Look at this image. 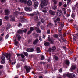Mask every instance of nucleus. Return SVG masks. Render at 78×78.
Masks as SVG:
<instances>
[{"label":"nucleus","mask_w":78,"mask_h":78,"mask_svg":"<svg viewBox=\"0 0 78 78\" xmlns=\"http://www.w3.org/2000/svg\"><path fill=\"white\" fill-rule=\"evenodd\" d=\"M48 3V0H42L41 3L40 5L41 8H43L44 6H47Z\"/></svg>","instance_id":"1"},{"label":"nucleus","mask_w":78,"mask_h":78,"mask_svg":"<svg viewBox=\"0 0 78 78\" xmlns=\"http://www.w3.org/2000/svg\"><path fill=\"white\" fill-rule=\"evenodd\" d=\"M4 56H5L6 58H8V59L9 61L10 62H11V53H5L3 54Z\"/></svg>","instance_id":"2"},{"label":"nucleus","mask_w":78,"mask_h":78,"mask_svg":"<svg viewBox=\"0 0 78 78\" xmlns=\"http://www.w3.org/2000/svg\"><path fill=\"white\" fill-rule=\"evenodd\" d=\"M66 76L67 77H69V78H74V77H75L76 76L75 74L74 73H68L66 75Z\"/></svg>","instance_id":"3"},{"label":"nucleus","mask_w":78,"mask_h":78,"mask_svg":"<svg viewBox=\"0 0 78 78\" xmlns=\"http://www.w3.org/2000/svg\"><path fill=\"white\" fill-rule=\"evenodd\" d=\"M24 68L26 69L27 73L30 72V70L31 69V68L30 67V66H24Z\"/></svg>","instance_id":"4"},{"label":"nucleus","mask_w":78,"mask_h":78,"mask_svg":"<svg viewBox=\"0 0 78 78\" xmlns=\"http://www.w3.org/2000/svg\"><path fill=\"white\" fill-rule=\"evenodd\" d=\"M48 39L51 44H54V39H51L50 37H48Z\"/></svg>","instance_id":"5"},{"label":"nucleus","mask_w":78,"mask_h":78,"mask_svg":"<svg viewBox=\"0 0 78 78\" xmlns=\"http://www.w3.org/2000/svg\"><path fill=\"white\" fill-rule=\"evenodd\" d=\"M62 10H57V16L58 17H61V15H62Z\"/></svg>","instance_id":"6"},{"label":"nucleus","mask_w":78,"mask_h":78,"mask_svg":"<svg viewBox=\"0 0 78 78\" xmlns=\"http://www.w3.org/2000/svg\"><path fill=\"white\" fill-rule=\"evenodd\" d=\"M1 59L2 61H1V63L2 64H3L5 63V60L6 59V58H5V56H2L1 57Z\"/></svg>","instance_id":"7"},{"label":"nucleus","mask_w":78,"mask_h":78,"mask_svg":"<svg viewBox=\"0 0 78 78\" xmlns=\"http://www.w3.org/2000/svg\"><path fill=\"white\" fill-rule=\"evenodd\" d=\"M55 18H56V17H54L52 19L55 23H56L57 22H59V21H60V18H57L56 20H55Z\"/></svg>","instance_id":"8"},{"label":"nucleus","mask_w":78,"mask_h":78,"mask_svg":"<svg viewBox=\"0 0 78 78\" xmlns=\"http://www.w3.org/2000/svg\"><path fill=\"white\" fill-rule=\"evenodd\" d=\"M10 18L11 19L10 20V21H12V22L15 21V18L14 17V16L13 15H10Z\"/></svg>","instance_id":"9"},{"label":"nucleus","mask_w":78,"mask_h":78,"mask_svg":"<svg viewBox=\"0 0 78 78\" xmlns=\"http://www.w3.org/2000/svg\"><path fill=\"white\" fill-rule=\"evenodd\" d=\"M39 2H35L34 5V8H37Z\"/></svg>","instance_id":"10"},{"label":"nucleus","mask_w":78,"mask_h":78,"mask_svg":"<svg viewBox=\"0 0 78 78\" xmlns=\"http://www.w3.org/2000/svg\"><path fill=\"white\" fill-rule=\"evenodd\" d=\"M10 14V11L8 9H7L5 10V15H9Z\"/></svg>","instance_id":"11"},{"label":"nucleus","mask_w":78,"mask_h":78,"mask_svg":"<svg viewBox=\"0 0 78 78\" xmlns=\"http://www.w3.org/2000/svg\"><path fill=\"white\" fill-rule=\"evenodd\" d=\"M76 69V66L74 65H72L71 67L70 70V71H72V70H75Z\"/></svg>","instance_id":"12"},{"label":"nucleus","mask_w":78,"mask_h":78,"mask_svg":"<svg viewBox=\"0 0 78 78\" xmlns=\"http://www.w3.org/2000/svg\"><path fill=\"white\" fill-rule=\"evenodd\" d=\"M35 30H37L36 32L37 33H40L41 31V30L39 29V28L35 27Z\"/></svg>","instance_id":"13"},{"label":"nucleus","mask_w":78,"mask_h":78,"mask_svg":"<svg viewBox=\"0 0 78 78\" xmlns=\"http://www.w3.org/2000/svg\"><path fill=\"white\" fill-rule=\"evenodd\" d=\"M27 4L28 6H31L32 5V1L30 0H29L27 1Z\"/></svg>","instance_id":"14"},{"label":"nucleus","mask_w":78,"mask_h":78,"mask_svg":"<svg viewBox=\"0 0 78 78\" xmlns=\"http://www.w3.org/2000/svg\"><path fill=\"white\" fill-rule=\"evenodd\" d=\"M20 19L21 21V22L22 23H23V21H24V20H25V18H24V16H20Z\"/></svg>","instance_id":"15"},{"label":"nucleus","mask_w":78,"mask_h":78,"mask_svg":"<svg viewBox=\"0 0 78 78\" xmlns=\"http://www.w3.org/2000/svg\"><path fill=\"white\" fill-rule=\"evenodd\" d=\"M38 42H39V40L37 38L35 41H34L33 44H37Z\"/></svg>","instance_id":"16"},{"label":"nucleus","mask_w":78,"mask_h":78,"mask_svg":"<svg viewBox=\"0 0 78 78\" xmlns=\"http://www.w3.org/2000/svg\"><path fill=\"white\" fill-rule=\"evenodd\" d=\"M49 13H50L53 16H54V15L55 14V12L53 11H52V10H51L49 11Z\"/></svg>","instance_id":"17"},{"label":"nucleus","mask_w":78,"mask_h":78,"mask_svg":"<svg viewBox=\"0 0 78 78\" xmlns=\"http://www.w3.org/2000/svg\"><path fill=\"white\" fill-rule=\"evenodd\" d=\"M17 33H20V34H22V33H23V30L20 29L17 31Z\"/></svg>","instance_id":"18"},{"label":"nucleus","mask_w":78,"mask_h":78,"mask_svg":"<svg viewBox=\"0 0 78 78\" xmlns=\"http://www.w3.org/2000/svg\"><path fill=\"white\" fill-rule=\"evenodd\" d=\"M10 27H11V24L10 23H9L7 25L6 30H8V29Z\"/></svg>","instance_id":"19"},{"label":"nucleus","mask_w":78,"mask_h":78,"mask_svg":"<svg viewBox=\"0 0 78 78\" xmlns=\"http://www.w3.org/2000/svg\"><path fill=\"white\" fill-rule=\"evenodd\" d=\"M34 20L36 22H37V21H38V17L37 16H35Z\"/></svg>","instance_id":"20"},{"label":"nucleus","mask_w":78,"mask_h":78,"mask_svg":"<svg viewBox=\"0 0 78 78\" xmlns=\"http://www.w3.org/2000/svg\"><path fill=\"white\" fill-rule=\"evenodd\" d=\"M13 15H14V16L17 17L18 16V13L17 12H15L14 13H13Z\"/></svg>","instance_id":"21"},{"label":"nucleus","mask_w":78,"mask_h":78,"mask_svg":"<svg viewBox=\"0 0 78 78\" xmlns=\"http://www.w3.org/2000/svg\"><path fill=\"white\" fill-rule=\"evenodd\" d=\"M16 36L18 38V40L19 41L21 39V36H20V35L19 34H17L16 35Z\"/></svg>","instance_id":"22"},{"label":"nucleus","mask_w":78,"mask_h":78,"mask_svg":"<svg viewBox=\"0 0 78 78\" xmlns=\"http://www.w3.org/2000/svg\"><path fill=\"white\" fill-rule=\"evenodd\" d=\"M65 64H67V65H69V64H70V62H69V60H66Z\"/></svg>","instance_id":"23"},{"label":"nucleus","mask_w":78,"mask_h":78,"mask_svg":"<svg viewBox=\"0 0 78 78\" xmlns=\"http://www.w3.org/2000/svg\"><path fill=\"white\" fill-rule=\"evenodd\" d=\"M36 50L37 51V53H40V48L37 47L36 48Z\"/></svg>","instance_id":"24"},{"label":"nucleus","mask_w":78,"mask_h":78,"mask_svg":"<svg viewBox=\"0 0 78 78\" xmlns=\"http://www.w3.org/2000/svg\"><path fill=\"white\" fill-rule=\"evenodd\" d=\"M57 8V6L56 5H54L52 7V9H53L54 10H55V9H56Z\"/></svg>","instance_id":"25"},{"label":"nucleus","mask_w":78,"mask_h":78,"mask_svg":"<svg viewBox=\"0 0 78 78\" xmlns=\"http://www.w3.org/2000/svg\"><path fill=\"white\" fill-rule=\"evenodd\" d=\"M48 25L50 27H53V24L51 23V22H49L48 23Z\"/></svg>","instance_id":"26"},{"label":"nucleus","mask_w":78,"mask_h":78,"mask_svg":"<svg viewBox=\"0 0 78 78\" xmlns=\"http://www.w3.org/2000/svg\"><path fill=\"white\" fill-rule=\"evenodd\" d=\"M73 41H74V42H75V41H76V37H75V36L74 35H73Z\"/></svg>","instance_id":"27"},{"label":"nucleus","mask_w":78,"mask_h":78,"mask_svg":"<svg viewBox=\"0 0 78 78\" xmlns=\"http://www.w3.org/2000/svg\"><path fill=\"white\" fill-rule=\"evenodd\" d=\"M44 44L45 46H48L50 45V43L49 42H46L44 43Z\"/></svg>","instance_id":"28"},{"label":"nucleus","mask_w":78,"mask_h":78,"mask_svg":"<svg viewBox=\"0 0 78 78\" xmlns=\"http://www.w3.org/2000/svg\"><path fill=\"white\" fill-rule=\"evenodd\" d=\"M56 49V46H54L52 47L51 50H53V51H54V50H55Z\"/></svg>","instance_id":"29"},{"label":"nucleus","mask_w":78,"mask_h":78,"mask_svg":"<svg viewBox=\"0 0 78 78\" xmlns=\"http://www.w3.org/2000/svg\"><path fill=\"white\" fill-rule=\"evenodd\" d=\"M54 58L55 61H58V59H59V57H58L57 56H55Z\"/></svg>","instance_id":"30"},{"label":"nucleus","mask_w":78,"mask_h":78,"mask_svg":"<svg viewBox=\"0 0 78 78\" xmlns=\"http://www.w3.org/2000/svg\"><path fill=\"white\" fill-rule=\"evenodd\" d=\"M25 9L26 11H28L29 10V8L27 6H26L25 7Z\"/></svg>","instance_id":"31"},{"label":"nucleus","mask_w":78,"mask_h":78,"mask_svg":"<svg viewBox=\"0 0 78 78\" xmlns=\"http://www.w3.org/2000/svg\"><path fill=\"white\" fill-rule=\"evenodd\" d=\"M20 2L21 3H26L27 0H20Z\"/></svg>","instance_id":"32"},{"label":"nucleus","mask_w":78,"mask_h":78,"mask_svg":"<svg viewBox=\"0 0 78 78\" xmlns=\"http://www.w3.org/2000/svg\"><path fill=\"white\" fill-rule=\"evenodd\" d=\"M41 60H44L45 59V57L43 55H41Z\"/></svg>","instance_id":"33"},{"label":"nucleus","mask_w":78,"mask_h":78,"mask_svg":"<svg viewBox=\"0 0 78 78\" xmlns=\"http://www.w3.org/2000/svg\"><path fill=\"white\" fill-rule=\"evenodd\" d=\"M70 2H71V0H67V4L68 6L69 5H70Z\"/></svg>","instance_id":"34"},{"label":"nucleus","mask_w":78,"mask_h":78,"mask_svg":"<svg viewBox=\"0 0 78 78\" xmlns=\"http://www.w3.org/2000/svg\"><path fill=\"white\" fill-rule=\"evenodd\" d=\"M74 28L78 32V26H77L76 25H75L74 27Z\"/></svg>","instance_id":"35"},{"label":"nucleus","mask_w":78,"mask_h":78,"mask_svg":"<svg viewBox=\"0 0 78 78\" xmlns=\"http://www.w3.org/2000/svg\"><path fill=\"white\" fill-rule=\"evenodd\" d=\"M15 45H17L18 44V41H16V39H15Z\"/></svg>","instance_id":"36"},{"label":"nucleus","mask_w":78,"mask_h":78,"mask_svg":"<svg viewBox=\"0 0 78 78\" xmlns=\"http://www.w3.org/2000/svg\"><path fill=\"white\" fill-rule=\"evenodd\" d=\"M24 55L26 56H27V57L28 56V53H27V52H24Z\"/></svg>","instance_id":"37"},{"label":"nucleus","mask_w":78,"mask_h":78,"mask_svg":"<svg viewBox=\"0 0 78 78\" xmlns=\"http://www.w3.org/2000/svg\"><path fill=\"white\" fill-rule=\"evenodd\" d=\"M41 22L42 23H45V20L43 19H42L41 20Z\"/></svg>","instance_id":"38"},{"label":"nucleus","mask_w":78,"mask_h":78,"mask_svg":"<svg viewBox=\"0 0 78 78\" xmlns=\"http://www.w3.org/2000/svg\"><path fill=\"white\" fill-rule=\"evenodd\" d=\"M36 14H38L39 16L40 17L41 16V14L39 13V12L37 11L36 12H35Z\"/></svg>","instance_id":"39"},{"label":"nucleus","mask_w":78,"mask_h":78,"mask_svg":"<svg viewBox=\"0 0 78 78\" xmlns=\"http://www.w3.org/2000/svg\"><path fill=\"white\" fill-rule=\"evenodd\" d=\"M42 11L44 14H46L47 12V11L46 10H43Z\"/></svg>","instance_id":"40"},{"label":"nucleus","mask_w":78,"mask_h":78,"mask_svg":"<svg viewBox=\"0 0 78 78\" xmlns=\"http://www.w3.org/2000/svg\"><path fill=\"white\" fill-rule=\"evenodd\" d=\"M0 1L1 3H4L6 2L5 0H0Z\"/></svg>","instance_id":"41"},{"label":"nucleus","mask_w":78,"mask_h":78,"mask_svg":"<svg viewBox=\"0 0 78 78\" xmlns=\"http://www.w3.org/2000/svg\"><path fill=\"white\" fill-rule=\"evenodd\" d=\"M54 37H55V38H57V37H58V35L56 34H55L54 35Z\"/></svg>","instance_id":"42"},{"label":"nucleus","mask_w":78,"mask_h":78,"mask_svg":"<svg viewBox=\"0 0 78 78\" xmlns=\"http://www.w3.org/2000/svg\"><path fill=\"white\" fill-rule=\"evenodd\" d=\"M34 30V28L33 27H31L30 28V30L31 32Z\"/></svg>","instance_id":"43"},{"label":"nucleus","mask_w":78,"mask_h":78,"mask_svg":"<svg viewBox=\"0 0 78 78\" xmlns=\"http://www.w3.org/2000/svg\"><path fill=\"white\" fill-rule=\"evenodd\" d=\"M26 51L27 52H30V48H27L26 50Z\"/></svg>","instance_id":"44"},{"label":"nucleus","mask_w":78,"mask_h":78,"mask_svg":"<svg viewBox=\"0 0 78 78\" xmlns=\"http://www.w3.org/2000/svg\"><path fill=\"white\" fill-rule=\"evenodd\" d=\"M59 36H60V37H61V39H62V34H60L59 35Z\"/></svg>","instance_id":"45"},{"label":"nucleus","mask_w":78,"mask_h":78,"mask_svg":"<svg viewBox=\"0 0 78 78\" xmlns=\"http://www.w3.org/2000/svg\"><path fill=\"white\" fill-rule=\"evenodd\" d=\"M20 14L21 15H23V16H25V13L23 12H20Z\"/></svg>","instance_id":"46"},{"label":"nucleus","mask_w":78,"mask_h":78,"mask_svg":"<svg viewBox=\"0 0 78 78\" xmlns=\"http://www.w3.org/2000/svg\"><path fill=\"white\" fill-rule=\"evenodd\" d=\"M47 33L48 34H50V30L49 29H48L47 31Z\"/></svg>","instance_id":"47"},{"label":"nucleus","mask_w":78,"mask_h":78,"mask_svg":"<svg viewBox=\"0 0 78 78\" xmlns=\"http://www.w3.org/2000/svg\"><path fill=\"white\" fill-rule=\"evenodd\" d=\"M34 51V49L33 48H30V52H33Z\"/></svg>","instance_id":"48"},{"label":"nucleus","mask_w":78,"mask_h":78,"mask_svg":"<svg viewBox=\"0 0 78 78\" xmlns=\"http://www.w3.org/2000/svg\"><path fill=\"white\" fill-rule=\"evenodd\" d=\"M53 2L54 3V4H56L57 3V2H56V0H52Z\"/></svg>","instance_id":"49"},{"label":"nucleus","mask_w":78,"mask_h":78,"mask_svg":"<svg viewBox=\"0 0 78 78\" xmlns=\"http://www.w3.org/2000/svg\"><path fill=\"white\" fill-rule=\"evenodd\" d=\"M28 16H34V14H27Z\"/></svg>","instance_id":"50"},{"label":"nucleus","mask_w":78,"mask_h":78,"mask_svg":"<svg viewBox=\"0 0 78 78\" xmlns=\"http://www.w3.org/2000/svg\"><path fill=\"white\" fill-rule=\"evenodd\" d=\"M5 19V20H8V19H9V17L8 16H5L4 17Z\"/></svg>","instance_id":"51"},{"label":"nucleus","mask_w":78,"mask_h":78,"mask_svg":"<svg viewBox=\"0 0 78 78\" xmlns=\"http://www.w3.org/2000/svg\"><path fill=\"white\" fill-rule=\"evenodd\" d=\"M61 30H62L61 28L60 27L58 29V31L59 32L61 31Z\"/></svg>","instance_id":"52"},{"label":"nucleus","mask_w":78,"mask_h":78,"mask_svg":"<svg viewBox=\"0 0 78 78\" xmlns=\"http://www.w3.org/2000/svg\"><path fill=\"white\" fill-rule=\"evenodd\" d=\"M2 25V20L0 19V26H1Z\"/></svg>","instance_id":"53"},{"label":"nucleus","mask_w":78,"mask_h":78,"mask_svg":"<svg viewBox=\"0 0 78 78\" xmlns=\"http://www.w3.org/2000/svg\"><path fill=\"white\" fill-rule=\"evenodd\" d=\"M27 29H24L23 30V33H26L27 32Z\"/></svg>","instance_id":"54"},{"label":"nucleus","mask_w":78,"mask_h":78,"mask_svg":"<svg viewBox=\"0 0 78 78\" xmlns=\"http://www.w3.org/2000/svg\"><path fill=\"white\" fill-rule=\"evenodd\" d=\"M21 56L22 58H25V55L23 54H21Z\"/></svg>","instance_id":"55"},{"label":"nucleus","mask_w":78,"mask_h":78,"mask_svg":"<svg viewBox=\"0 0 78 78\" xmlns=\"http://www.w3.org/2000/svg\"><path fill=\"white\" fill-rule=\"evenodd\" d=\"M31 32H31V30L29 31L27 33V34H31Z\"/></svg>","instance_id":"56"},{"label":"nucleus","mask_w":78,"mask_h":78,"mask_svg":"<svg viewBox=\"0 0 78 78\" xmlns=\"http://www.w3.org/2000/svg\"><path fill=\"white\" fill-rule=\"evenodd\" d=\"M47 61L48 62H50V57H49L48 58Z\"/></svg>","instance_id":"57"},{"label":"nucleus","mask_w":78,"mask_h":78,"mask_svg":"<svg viewBox=\"0 0 78 78\" xmlns=\"http://www.w3.org/2000/svg\"><path fill=\"white\" fill-rule=\"evenodd\" d=\"M62 41H63V42H65V43H66V42H67L66 41V40H65L64 39L62 38Z\"/></svg>","instance_id":"58"},{"label":"nucleus","mask_w":78,"mask_h":78,"mask_svg":"<svg viewBox=\"0 0 78 78\" xmlns=\"http://www.w3.org/2000/svg\"><path fill=\"white\" fill-rule=\"evenodd\" d=\"M22 26V24L20 23H19L18 24V27H20V26Z\"/></svg>","instance_id":"59"},{"label":"nucleus","mask_w":78,"mask_h":78,"mask_svg":"<svg viewBox=\"0 0 78 78\" xmlns=\"http://www.w3.org/2000/svg\"><path fill=\"white\" fill-rule=\"evenodd\" d=\"M62 68H60L59 69V72H60L61 73V72H62Z\"/></svg>","instance_id":"60"},{"label":"nucleus","mask_w":78,"mask_h":78,"mask_svg":"<svg viewBox=\"0 0 78 78\" xmlns=\"http://www.w3.org/2000/svg\"><path fill=\"white\" fill-rule=\"evenodd\" d=\"M9 37V35H8V34H7L5 37V39H8V38Z\"/></svg>","instance_id":"61"},{"label":"nucleus","mask_w":78,"mask_h":78,"mask_svg":"<svg viewBox=\"0 0 78 78\" xmlns=\"http://www.w3.org/2000/svg\"><path fill=\"white\" fill-rule=\"evenodd\" d=\"M63 6L65 7V8H66L67 7V4H64L63 5Z\"/></svg>","instance_id":"62"},{"label":"nucleus","mask_w":78,"mask_h":78,"mask_svg":"<svg viewBox=\"0 0 78 78\" xmlns=\"http://www.w3.org/2000/svg\"><path fill=\"white\" fill-rule=\"evenodd\" d=\"M39 39L40 40V41H42V39L41 36H40L39 37Z\"/></svg>","instance_id":"63"},{"label":"nucleus","mask_w":78,"mask_h":78,"mask_svg":"<svg viewBox=\"0 0 78 78\" xmlns=\"http://www.w3.org/2000/svg\"><path fill=\"white\" fill-rule=\"evenodd\" d=\"M75 6L76 7H77V8H78V3H76V4Z\"/></svg>","instance_id":"64"}]
</instances>
